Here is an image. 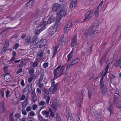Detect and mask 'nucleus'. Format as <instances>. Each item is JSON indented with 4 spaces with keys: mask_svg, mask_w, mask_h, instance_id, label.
Masks as SVG:
<instances>
[{
    "mask_svg": "<svg viewBox=\"0 0 121 121\" xmlns=\"http://www.w3.org/2000/svg\"><path fill=\"white\" fill-rule=\"evenodd\" d=\"M43 75L41 74L40 76V77L39 78V80H38V82L37 83H41L42 81L43 78Z\"/></svg>",
    "mask_w": 121,
    "mask_h": 121,
    "instance_id": "obj_36",
    "label": "nucleus"
},
{
    "mask_svg": "<svg viewBox=\"0 0 121 121\" xmlns=\"http://www.w3.org/2000/svg\"><path fill=\"white\" fill-rule=\"evenodd\" d=\"M54 80V79H52L51 81V87L57 90V88L59 86L60 83H58L55 84Z\"/></svg>",
    "mask_w": 121,
    "mask_h": 121,
    "instance_id": "obj_16",
    "label": "nucleus"
},
{
    "mask_svg": "<svg viewBox=\"0 0 121 121\" xmlns=\"http://www.w3.org/2000/svg\"><path fill=\"white\" fill-rule=\"evenodd\" d=\"M25 65L23 61L21 60L20 64H19V67H22L23 66Z\"/></svg>",
    "mask_w": 121,
    "mask_h": 121,
    "instance_id": "obj_43",
    "label": "nucleus"
},
{
    "mask_svg": "<svg viewBox=\"0 0 121 121\" xmlns=\"http://www.w3.org/2000/svg\"><path fill=\"white\" fill-rule=\"evenodd\" d=\"M73 50L72 49L71 51L69 54L67 56V61L69 62L72 59L73 55Z\"/></svg>",
    "mask_w": 121,
    "mask_h": 121,
    "instance_id": "obj_18",
    "label": "nucleus"
},
{
    "mask_svg": "<svg viewBox=\"0 0 121 121\" xmlns=\"http://www.w3.org/2000/svg\"><path fill=\"white\" fill-rule=\"evenodd\" d=\"M28 102V98L26 99L22 103V108L23 109H24L26 107L27 105V104Z\"/></svg>",
    "mask_w": 121,
    "mask_h": 121,
    "instance_id": "obj_19",
    "label": "nucleus"
},
{
    "mask_svg": "<svg viewBox=\"0 0 121 121\" xmlns=\"http://www.w3.org/2000/svg\"><path fill=\"white\" fill-rule=\"evenodd\" d=\"M34 72V69L33 68H31L30 69L29 71V74L31 75Z\"/></svg>",
    "mask_w": 121,
    "mask_h": 121,
    "instance_id": "obj_40",
    "label": "nucleus"
},
{
    "mask_svg": "<svg viewBox=\"0 0 121 121\" xmlns=\"http://www.w3.org/2000/svg\"><path fill=\"white\" fill-rule=\"evenodd\" d=\"M43 83H37L36 85L37 86H38L39 88L41 90H42L43 89Z\"/></svg>",
    "mask_w": 121,
    "mask_h": 121,
    "instance_id": "obj_35",
    "label": "nucleus"
},
{
    "mask_svg": "<svg viewBox=\"0 0 121 121\" xmlns=\"http://www.w3.org/2000/svg\"><path fill=\"white\" fill-rule=\"evenodd\" d=\"M121 64V60H119L116 62L114 64V66L116 67H119Z\"/></svg>",
    "mask_w": 121,
    "mask_h": 121,
    "instance_id": "obj_30",
    "label": "nucleus"
},
{
    "mask_svg": "<svg viewBox=\"0 0 121 121\" xmlns=\"http://www.w3.org/2000/svg\"><path fill=\"white\" fill-rule=\"evenodd\" d=\"M72 26L71 22L69 21L67 23L66 25L65 26L64 28V32L66 34L68 32V31L69 30L71 27Z\"/></svg>",
    "mask_w": 121,
    "mask_h": 121,
    "instance_id": "obj_10",
    "label": "nucleus"
},
{
    "mask_svg": "<svg viewBox=\"0 0 121 121\" xmlns=\"http://www.w3.org/2000/svg\"><path fill=\"white\" fill-rule=\"evenodd\" d=\"M42 114L43 115H46V117H48L49 116V112L46 110L43 111L42 112Z\"/></svg>",
    "mask_w": 121,
    "mask_h": 121,
    "instance_id": "obj_29",
    "label": "nucleus"
},
{
    "mask_svg": "<svg viewBox=\"0 0 121 121\" xmlns=\"http://www.w3.org/2000/svg\"><path fill=\"white\" fill-rule=\"evenodd\" d=\"M77 37L76 35L73 36V37L72 41L71 43V47L74 48L77 45Z\"/></svg>",
    "mask_w": 121,
    "mask_h": 121,
    "instance_id": "obj_14",
    "label": "nucleus"
},
{
    "mask_svg": "<svg viewBox=\"0 0 121 121\" xmlns=\"http://www.w3.org/2000/svg\"><path fill=\"white\" fill-rule=\"evenodd\" d=\"M103 2V1L102 0L99 3L98 7L97 8V9L98 10H99V9H101L102 7L100 6L102 4Z\"/></svg>",
    "mask_w": 121,
    "mask_h": 121,
    "instance_id": "obj_42",
    "label": "nucleus"
},
{
    "mask_svg": "<svg viewBox=\"0 0 121 121\" xmlns=\"http://www.w3.org/2000/svg\"><path fill=\"white\" fill-rule=\"evenodd\" d=\"M99 10H98L97 9V10L95 11L94 14L96 17H97L99 16V13L98 11Z\"/></svg>",
    "mask_w": 121,
    "mask_h": 121,
    "instance_id": "obj_48",
    "label": "nucleus"
},
{
    "mask_svg": "<svg viewBox=\"0 0 121 121\" xmlns=\"http://www.w3.org/2000/svg\"><path fill=\"white\" fill-rule=\"evenodd\" d=\"M27 87L28 88H27V90L28 91V93L30 92L32 90V85L30 86H27Z\"/></svg>",
    "mask_w": 121,
    "mask_h": 121,
    "instance_id": "obj_41",
    "label": "nucleus"
},
{
    "mask_svg": "<svg viewBox=\"0 0 121 121\" xmlns=\"http://www.w3.org/2000/svg\"><path fill=\"white\" fill-rule=\"evenodd\" d=\"M22 113L24 116H26L27 115V112L24 109L22 110Z\"/></svg>",
    "mask_w": 121,
    "mask_h": 121,
    "instance_id": "obj_57",
    "label": "nucleus"
},
{
    "mask_svg": "<svg viewBox=\"0 0 121 121\" xmlns=\"http://www.w3.org/2000/svg\"><path fill=\"white\" fill-rule=\"evenodd\" d=\"M0 106L2 108L4 109V103L3 102H2L0 104Z\"/></svg>",
    "mask_w": 121,
    "mask_h": 121,
    "instance_id": "obj_54",
    "label": "nucleus"
},
{
    "mask_svg": "<svg viewBox=\"0 0 121 121\" xmlns=\"http://www.w3.org/2000/svg\"><path fill=\"white\" fill-rule=\"evenodd\" d=\"M19 44L18 43H16L14 45V47L15 48L17 49L19 47Z\"/></svg>",
    "mask_w": 121,
    "mask_h": 121,
    "instance_id": "obj_59",
    "label": "nucleus"
},
{
    "mask_svg": "<svg viewBox=\"0 0 121 121\" xmlns=\"http://www.w3.org/2000/svg\"><path fill=\"white\" fill-rule=\"evenodd\" d=\"M42 15L41 12L39 9L36 10L34 14V18L35 20H37L35 21L34 23V25H38L39 23V21L40 20V17Z\"/></svg>",
    "mask_w": 121,
    "mask_h": 121,
    "instance_id": "obj_4",
    "label": "nucleus"
},
{
    "mask_svg": "<svg viewBox=\"0 0 121 121\" xmlns=\"http://www.w3.org/2000/svg\"><path fill=\"white\" fill-rule=\"evenodd\" d=\"M58 46H57V45H56V46L55 47V48L53 52V55L52 57V58H53L55 57V55L57 52V49L58 48Z\"/></svg>",
    "mask_w": 121,
    "mask_h": 121,
    "instance_id": "obj_28",
    "label": "nucleus"
},
{
    "mask_svg": "<svg viewBox=\"0 0 121 121\" xmlns=\"http://www.w3.org/2000/svg\"><path fill=\"white\" fill-rule=\"evenodd\" d=\"M114 99L113 104H115L116 103H117V102H119L118 101V99L115 95H114Z\"/></svg>",
    "mask_w": 121,
    "mask_h": 121,
    "instance_id": "obj_37",
    "label": "nucleus"
},
{
    "mask_svg": "<svg viewBox=\"0 0 121 121\" xmlns=\"http://www.w3.org/2000/svg\"><path fill=\"white\" fill-rule=\"evenodd\" d=\"M116 104L118 107L119 110L121 112V102L119 101Z\"/></svg>",
    "mask_w": 121,
    "mask_h": 121,
    "instance_id": "obj_34",
    "label": "nucleus"
},
{
    "mask_svg": "<svg viewBox=\"0 0 121 121\" xmlns=\"http://www.w3.org/2000/svg\"><path fill=\"white\" fill-rule=\"evenodd\" d=\"M66 116L67 118L70 117H73L72 116L71 111H70L68 110L67 109H66Z\"/></svg>",
    "mask_w": 121,
    "mask_h": 121,
    "instance_id": "obj_27",
    "label": "nucleus"
},
{
    "mask_svg": "<svg viewBox=\"0 0 121 121\" xmlns=\"http://www.w3.org/2000/svg\"><path fill=\"white\" fill-rule=\"evenodd\" d=\"M31 109V108L30 106H28L26 109V111L27 112H28L30 111Z\"/></svg>",
    "mask_w": 121,
    "mask_h": 121,
    "instance_id": "obj_61",
    "label": "nucleus"
},
{
    "mask_svg": "<svg viewBox=\"0 0 121 121\" xmlns=\"http://www.w3.org/2000/svg\"><path fill=\"white\" fill-rule=\"evenodd\" d=\"M93 46V45L92 44L89 48L88 51L90 52H91L92 51V48Z\"/></svg>",
    "mask_w": 121,
    "mask_h": 121,
    "instance_id": "obj_53",
    "label": "nucleus"
},
{
    "mask_svg": "<svg viewBox=\"0 0 121 121\" xmlns=\"http://www.w3.org/2000/svg\"><path fill=\"white\" fill-rule=\"evenodd\" d=\"M43 52L42 50L39 51L37 53V57L39 58H40L43 56Z\"/></svg>",
    "mask_w": 121,
    "mask_h": 121,
    "instance_id": "obj_26",
    "label": "nucleus"
},
{
    "mask_svg": "<svg viewBox=\"0 0 121 121\" xmlns=\"http://www.w3.org/2000/svg\"><path fill=\"white\" fill-rule=\"evenodd\" d=\"M65 41L63 39H60L59 43V45L60 46H62V45L64 44Z\"/></svg>",
    "mask_w": 121,
    "mask_h": 121,
    "instance_id": "obj_31",
    "label": "nucleus"
},
{
    "mask_svg": "<svg viewBox=\"0 0 121 121\" xmlns=\"http://www.w3.org/2000/svg\"><path fill=\"white\" fill-rule=\"evenodd\" d=\"M55 25L53 27H51L49 28V32L48 33L49 35L50 36H51L54 33L56 30L57 29V24Z\"/></svg>",
    "mask_w": 121,
    "mask_h": 121,
    "instance_id": "obj_12",
    "label": "nucleus"
},
{
    "mask_svg": "<svg viewBox=\"0 0 121 121\" xmlns=\"http://www.w3.org/2000/svg\"><path fill=\"white\" fill-rule=\"evenodd\" d=\"M94 115L97 118L99 117V113L97 111L94 112Z\"/></svg>",
    "mask_w": 121,
    "mask_h": 121,
    "instance_id": "obj_51",
    "label": "nucleus"
},
{
    "mask_svg": "<svg viewBox=\"0 0 121 121\" xmlns=\"http://www.w3.org/2000/svg\"><path fill=\"white\" fill-rule=\"evenodd\" d=\"M47 42L46 40V39H42L39 41V43L40 44V46L42 47L44 46L46 44Z\"/></svg>",
    "mask_w": 121,
    "mask_h": 121,
    "instance_id": "obj_23",
    "label": "nucleus"
},
{
    "mask_svg": "<svg viewBox=\"0 0 121 121\" xmlns=\"http://www.w3.org/2000/svg\"><path fill=\"white\" fill-rule=\"evenodd\" d=\"M37 37L36 36H34L32 39V42L33 43V46H34L36 45L35 43H36V39H37Z\"/></svg>",
    "mask_w": 121,
    "mask_h": 121,
    "instance_id": "obj_38",
    "label": "nucleus"
},
{
    "mask_svg": "<svg viewBox=\"0 0 121 121\" xmlns=\"http://www.w3.org/2000/svg\"><path fill=\"white\" fill-rule=\"evenodd\" d=\"M39 114L38 115V117L39 119V120H40L41 121H42L43 120V118L41 116V115H39Z\"/></svg>",
    "mask_w": 121,
    "mask_h": 121,
    "instance_id": "obj_55",
    "label": "nucleus"
},
{
    "mask_svg": "<svg viewBox=\"0 0 121 121\" xmlns=\"http://www.w3.org/2000/svg\"><path fill=\"white\" fill-rule=\"evenodd\" d=\"M26 99V96L24 95H22L20 100H25Z\"/></svg>",
    "mask_w": 121,
    "mask_h": 121,
    "instance_id": "obj_50",
    "label": "nucleus"
},
{
    "mask_svg": "<svg viewBox=\"0 0 121 121\" xmlns=\"http://www.w3.org/2000/svg\"><path fill=\"white\" fill-rule=\"evenodd\" d=\"M93 15V11L91 10L87 12L85 15L84 21H88L90 20Z\"/></svg>",
    "mask_w": 121,
    "mask_h": 121,
    "instance_id": "obj_9",
    "label": "nucleus"
},
{
    "mask_svg": "<svg viewBox=\"0 0 121 121\" xmlns=\"http://www.w3.org/2000/svg\"><path fill=\"white\" fill-rule=\"evenodd\" d=\"M34 2L35 0H31L26 4L25 6L26 7L32 6L34 3Z\"/></svg>",
    "mask_w": 121,
    "mask_h": 121,
    "instance_id": "obj_25",
    "label": "nucleus"
},
{
    "mask_svg": "<svg viewBox=\"0 0 121 121\" xmlns=\"http://www.w3.org/2000/svg\"><path fill=\"white\" fill-rule=\"evenodd\" d=\"M48 111L49 113L50 112V117L52 118H54V114L52 109L51 108H49Z\"/></svg>",
    "mask_w": 121,
    "mask_h": 121,
    "instance_id": "obj_32",
    "label": "nucleus"
},
{
    "mask_svg": "<svg viewBox=\"0 0 121 121\" xmlns=\"http://www.w3.org/2000/svg\"><path fill=\"white\" fill-rule=\"evenodd\" d=\"M29 115L33 117L35 115V114L33 111H31L29 112Z\"/></svg>",
    "mask_w": 121,
    "mask_h": 121,
    "instance_id": "obj_44",
    "label": "nucleus"
},
{
    "mask_svg": "<svg viewBox=\"0 0 121 121\" xmlns=\"http://www.w3.org/2000/svg\"><path fill=\"white\" fill-rule=\"evenodd\" d=\"M80 60L79 58H77L73 60L70 62V64H69L66 68V69H68L69 68L72 67L77 63L79 62Z\"/></svg>",
    "mask_w": 121,
    "mask_h": 121,
    "instance_id": "obj_8",
    "label": "nucleus"
},
{
    "mask_svg": "<svg viewBox=\"0 0 121 121\" xmlns=\"http://www.w3.org/2000/svg\"><path fill=\"white\" fill-rule=\"evenodd\" d=\"M31 96L33 102L34 103H35L36 101L37 97L36 95L35 90L32 91Z\"/></svg>",
    "mask_w": 121,
    "mask_h": 121,
    "instance_id": "obj_15",
    "label": "nucleus"
},
{
    "mask_svg": "<svg viewBox=\"0 0 121 121\" xmlns=\"http://www.w3.org/2000/svg\"><path fill=\"white\" fill-rule=\"evenodd\" d=\"M45 19V18L43 19L42 20V22H43V20H44V21L46 22H47V23L50 24L52 22H53L54 20V19L52 17H49L47 22L46 21H45L46 20Z\"/></svg>",
    "mask_w": 121,
    "mask_h": 121,
    "instance_id": "obj_22",
    "label": "nucleus"
},
{
    "mask_svg": "<svg viewBox=\"0 0 121 121\" xmlns=\"http://www.w3.org/2000/svg\"><path fill=\"white\" fill-rule=\"evenodd\" d=\"M108 110L110 112V114H111L112 112L113 111L112 106L110 105L108 109Z\"/></svg>",
    "mask_w": 121,
    "mask_h": 121,
    "instance_id": "obj_45",
    "label": "nucleus"
},
{
    "mask_svg": "<svg viewBox=\"0 0 121 121\" xmlns=\"http://www.w3.org/2000/svg\"><path fill=\"white\" fill-rule=\"evenodd\" d=\"M9 41L8 40H6L4 44V46L5 47L7 48L9 46Z\"/></svg>",
    "mask_w": 121,
    "mask_h": 121,
    "instance_id": "obj_39",
    "label": "nucleus"
},
{
    "mask_svg": "<svg viewBox=\"0 0 121 121\" xmlns=\"http://www.w3.org/2000/svg\"><path fill=\"white\" fill-rule=\"evenodd\" d=\"M58 65V66L53 71V73L54 75L53 79L54 80L56 79L58 77L61 76L64 73L67 74L68 73V72L67 71L68 69H66V70H65L64 69H63V67H62L61 68L60 72L58 74L57 71L61 67L60 63Z\"/></svg>",
    "mask_w": 121,
    "mask_h": 121,
    "instance_id": "obj_2",
    "label": "nucleus"
},
{
    "mask_svg": "<svg viewBox=\"0 0 121 121\" xmlns=\"http://www.w3.org/2000/svg\"><path fill=\"white\" fill-rule=\"evenodd\" d=\"M13 113L12 112L11 113L9 116V121H14V120L16 119L20 120L19 118L21 116V114L19 113H16L14 115V117H13Z\"/></svg>",
    "mask_w": 121,
    "mask_h": 121,
    "instance_id": "obj_6",
    "label": "nucleus"
},
{
    "mask_svg": "<svg viewBox=\"0 0 121 121\" xmlns=\"http://www.w3.org/2000/svg\"><path fill=\"white\" fill-rule=\"evenodd\" d=\"M34 118L32 117H28L27 121H33Z\"/></svg>",
    "mask_w": 121,
    "mask_h": 121,
    "instance_id": "obj_52",
    "label": "nucleus"
},
{
    "mask_svg": "<svg viewBox=\"0 0 121 121\" xmlns=\"http://www.w3.org/2000/svg\"><path fill=\"white\" fill-rule=\"evenodd\" d=\"M37 105L36 104H34L33 105L32 109L33 110H35L37 108Z\"/></svg>",
    "mask_w": 121,
    "mask_h": 121,
    "instance_id": "obj_58",
    "label": "nucleus"
},
{
    "mask_svg": "<svg viewBox=\"0 0 121 121\" xmlns=\"http://www.w3.org/2000/svg\"><path fill=\"white\" fill-rule=\"evenodd\" d=\"M18 34H15L12 36V38H16L18 37Z\"/></svg>",
    "mask_w": 121,
    "mask_h": 121,
    "instance_id": "obj_64",
    "label": "nucleus"
},
{
    "mask_svg": "<svg viewBox=\"0 0 121 121\" xmlns=\"http://www.w3.org/2000/svg\"><path fill=\"white\" fill-rule=\"evenodd\" d=\"M36 92L37 93L40 94L41 93V90H40V89L38 88H37L36 90Z\"/></svg>",
    "mask_w": 121,
    "mask_h": 121,
    "instance_id": "obj_63",
    "label": "nucleus"
},
{
    "mask_svg": "<svg viewBox=\"0 0 121 121\" xmlns=\"http://www.w3.org/2000/svg\"><path fill=\"white\" fill-rule=\"evenodd\" d=\"M45 99L46 100V103L47 104H48L50 99V97L49 95V91L48 90L44 89V90Z\"/></svg>",
    "mask_w": 121,
    "mask_h": 121,
    "instance_id": "obj_11",
    "label": "nucleus"
},
{
    "mask_svg": "<svg viewBox=\"0 0 121 121\" xmlns=\"http://www.w3.org/2000/svg\"><path fill=\"white\" fill-rule=\"evenodd\" d=\"M94 89L89 90L88 91V95L89 99L91 98V95H94L95 93V92H94Z\"/></svg>",
    "mask_w": 121,
    "mask_h": 121,
    "instance_id": "obj_24",
    "label": "nucleus"
},
{
    "mask_svg": "<svg viewBox=\"0 0 121 121\" xmlns=\"http://www.w3.org/2000/svg\"><path fill=\"white\" fill-rule=\"evenodd\" d=\"M49 90L50 91V92H51V93L53 94H54L56 91L57 90L52 87L50 88Z\"/></svg>",
    "mask_w": 121,
    "mask_h": 121,
    "instance_id": "obj_33",
    "label": "nucleus"
},
{
    "mask_svg": "<svg viewBox=\"0 0 121 121\" xmlns=\"http://www.w3.org/2000/svg\"><path fill=\"white\" fill-rule=\"evenodd\" d=\"M31 37L30 36H27L25 40V43L26 45H29L32 42Z\"/></svg>",
    "mask_w": 121,
    "mask_h": 121,
    "instance_id": "obj_17",
    "label": "nucleus"
},
{
    "mask_svg": "<svg viewBox=\"0 0 121 121\" xmlns=\"http://www.w3.org/2000/svg\"><path fill=\"white\" fill-rule=\"evenodd\" d=\"M99 21L98 20H95L94 22L92 28H90L87 30H85L83 36V38L86 39L89 37H94L96 35L98 32L97 26L99 25Z\"/></svg>",
    "mask_w": 121,
    "mask_h": 121,
    "instance_id": "obj_1",
    "label": "nucleus"
},
{
    "mask_svg": "<svg viewBox=\"0 0 121 121\" xmlns=\"http://www.w3.org/2000/svg\"><path fill=\"white\" fill-rule=\"evenodd\" d=\"M48 62H45L43 64V67L44 68H46L48 67Z\"/></svg>",
    "mask_w": 121,
    "mask_h": 121,
    "instance_id": "obj_49",
    "label": "nucleus"
},
{
    "mask_svg": "<svg viewBox=\"0 0 121 121\" xmlns=\"http://www.w3.org/2000/svg\"><path fill=\"white\" fill-rule=\"evenodd\" d=\"M39 104L40 106L44 105L45 104V103L44 101H41L39 102Z\"/></svg>",
    "mask_w": 121,
    "mask_h": 121,
    "instance_id": "obj_47",
    "label": "nucleus"
},
{
    "mask_svg": "<svg viewBox=\"0 0 121 121\" xmlns=\"http://www.w3.org/2000/svg\"><path fill=\"white\" fill-rule=\"evenodd\" d=\"M56 121H61V119L59 116H57Z\"/></svg>",
    "mask_w": 121,
    "mask_h": 121,
    "instance_id": "obj_62",
    "label": "nucleus"
},
{
    "mask_svg": "<svg viewBox=\"0 0 121 121\" xmlns=\"http://www.w3.org/2000/svg\"><path fill=\"white\" fill-rule=\"evenodd\" d=\"M9 66H4V70L5 73L7 72L8 71Z\"/></svg>",
    "mask_w": 121,
    "mask_h": 121,
    "instance_id": "obj_46",
    "label": "nucleus"
},
{
    "mask_svg": "<svg viewBox=\"0 0 121 121\" xmlns=\"http://www.w3.org/2000/svg\"><path fill=\"white\" fill-rule=\"evenodd\" d=\"M59 103L58 101L57 98L55 99L53 101L52 107L53 108L56 110H57V106L59 105Z\"/></svg>",
    "mask_w": 121,
    "mask_h": 121,
    "instance_id": "obj_13",
    "label": "nucleus"
},
{
    "mask_svg": "<svg viewBox=\"0 0 121 121\" xmlns=\"http://www.w3.org/2000/svg\"><path fill=\"white\" fill-rule=\"evenodd\" d=\"M63 7V6L60 5L58 3H57L54 4L53 5L52 10L53 12H57V13Z\"/></svg>",
    "mask_w": 121,
    "mask_h": 121,
    "instance_id": "obj_7",
    "label": "nucleus"
},
{
    "mask_svg": "<svg viewBox=\"0 0 121 121\" xmlns=\"http://www.w3.org/2000/svg\"><path fill=\"white\" fill-rule=\"evenodd\" d=\"M43 22H41L39 23H38V25H37L38 27H42L39 30H35V33L36 35H38L40 33V31H41L45 29V26L47 25V22H46L44 21V20H43Z\"/></svg>",
    "mask_w": 121,
    "mask_h": 121,
    "instance_id": "obj_5",
    "label": "nucleus"
},
{
    "mask_svg": "<svg viewBox=\"0 0 121 121\" xmlns=\"http://www.w3.org/2000/svg\"><path fill=\"white\" fill-rule=\"evenodd\" d=\"M4 79L6 82H7L9 81L11 78V76L10 74L8 73L4 75Z\"/></svg>",
    "mask_w": 121,
    "mask_h": 121,
    "instance_id": "obj_21",
    "label": "nucleus"
},
{
    "mask_svg": "<svg viewBox=\"0 0 121 121\" xmlns=\"http://www.w3.org/2000/svg\"><path fill=\"white\" fill-rule=\"evenodd\" d=\"M77 4V0H72L70 4L69 7L72 8L76 5Z\"/></svg>",
    "mask_w": 121,
    "mask_h": 121,
    "instance_id": "obj_20",
    "label": "nucleus"
},
{
    "mask_svg": "<svg viewBox=\"0 0 121 121\" xmlns=\"http://www.w3.org/2000/svg\"><path fill=\"white\" fill-rule=\"evenodd\" d=\"M67 11L64 9L63 7L57 13V17L56 19V23L58 25L59 24L62 17L65 16L66 14Z\"/></svg>",
    "mask_w": 121,
    "mask_h": 121,
    "instance_id": "obj_3",
    "label": "nucleus"
},
{
    "mask_svg": "<svg viewBox=\"0 0 121 121\" xmlns=\"http://www.w3.org/2000/svg\"><path fill=\"white\" fill-rule=\"evenodd\" d=\"M22 68H19L17 70L16 72V73L17 74L19 73L22 72Z\"/></svg>",
    "mask_w": 121,
    "mask_h": 121,
    "instance_id": "obj_56",
    "label": "nucleus"
},
{
    "mask_svg": "<svg viewBox=\"0 0 121 121\" xmlns=\"http://www.w3.org/2000/svg\"><path fill=\"white\" fill-rule=\"evenodd\" d=\"M37 62L36 61H35L33 63V66L34 67H35L37 66Z\"/></svg>",
    "mask_w": 121,
    "mask_h": 121,
    "instance_id": "obj_60",
    "label": "nucleus"
}]
</instances>
